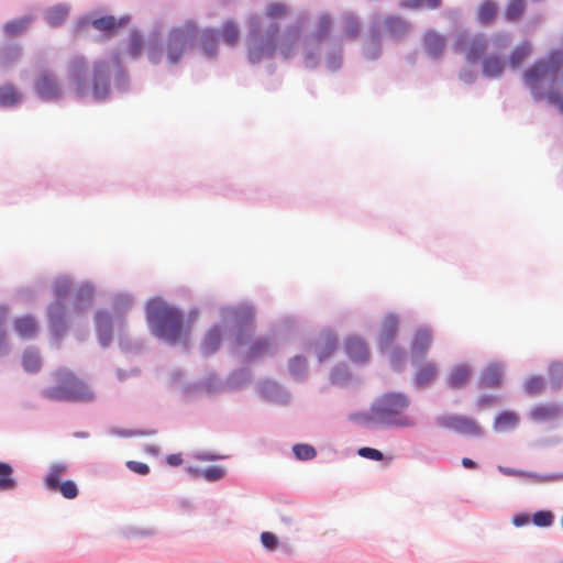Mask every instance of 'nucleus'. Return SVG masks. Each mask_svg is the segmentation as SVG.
Here are the masks:
<instances>
[{
  "label": "nucleus",
  "instance_id": "obj_1",
  "mask_svg": "<svg viewBox=\"0 0 563 563\" xmlns=\"http://www.w3.org/2000/svg\"><path fill=\"white\" fill-rule=\"evenodd\" d=\"M146 319L153 333L168 343L187 339L192 323V320L185 322L178 309L161 299H153L147 303Z\"/></svg>",
  "mask_w": 563,
  "mask_h": 563
},
{
  "label": "nucleus",
  "instance_id": "obj_2",
  "mask_svg": "<svg viewBox=\"0 0 563 563\" xmlns=\"http://www.w3.org/2000/svg\"><path fill=\"white\" fill-rule=\"evenodd\" d=\"M563 64V53L552 52L545 59L537 60L523 74V81L536 100L548 99L556 90L558 73Z\"/></svg>",
  "mask_w": 563,
  "mask_h": 563
},
{
  "label": "nucleus",
  "instance_id": "obj_3",
  "mask_svg": "<svg viewBox=\"0 0 563 563\" xmlns=\"http://www.w3.org/2000/svg\"><path fill=\"white\" fill-rule=\"evenodd\" d=\"M409 405V398L404 394H385L372 405L369 421L386 427H413L415 419L406 413Z\"/></svg>",
  "mask_w": 563,
  "mask_h": 563
},
{
  "label": "nucleus",
  "instance_id": "obj_4",
  "mask_svg": "<svg viewBox=\"0 0 563 563\" xmlns=\"http://www.w3.org/2000/svg\"><path fill=\"white\" fill-rule=\"evenodd\" d=\"M56 384L43 391L52 401L90 402L95 400L91 387L73 372L63 368L55 373Z\"/></svg>",
  "mask_w": 563,
  "mask_h": 563
},
{
  "label": "nucleus",
  "instance_id": "obj_5",
  "mask_svg": "<svg viewBox=\"0 0 563 563\" xmlns=\"http://www.w3.org/2000/svg\"><path fill=\"white\" fill-rule=\"evenodd\" d=\"M251 33L247 41V58L252 64H257L264 58L272 57L277 49L278 26L267 31L264 37H260V21L254 16L250 20Z\"/></svg>",
  "mask_w": 563,
  "mask_h": 563
},
{
  "label": "nucleus",
  "instance_id": "obj_6",
  "mask_svg": "<svg viewBox=\"0 0 563 563\" xmlns=\"http://www.w3.org/2000/svg\"><path fill=\"white\" fill-rule=\"evenodd\" d=\"M197 25L189 21L183 26L175 27L169 32V36L165 46L167 62L170 65L177 64L187 46L197 37Z\"/></svg>",
  "mask_w": 563,
  "mask_h": 563
},
{
  "label": "nucleus",
  "instance_id": "obj_7",
  "mask_svg": "<svg viewBox=\"0 0 563 563\" xmlns=\"http://www.w3.org/2000/svg\"><path fill=\"white\" fill-rule=\"evenodd\" d=\"M86 69L87 64L84 57H75L68 67L71 85L78 97H84L89 89V82L86 78Z\"/></svg>",
  "mask_w": 563,
  "mask_h": 563
},
{
  "label": "nucleus",
  "instance_id": "obj_8",
  "mask_svg": "<svg viewBox=\"0 0 563 563\" xmlns=\"http://www.w3.org/2000/svg\"><path fill=\"white\" fill-rule=\"evenodd\" d=\"M110 88V70L106 62H98L93 66L92 91L97 99L104 98Z\"/></svg>",
  "mask_w": 563,
  "mask_h": 563
},
{
  "label": "nucleus",
  "instance_id": "obj_9",
  "mask_svg": "<svg viewBox=\"0 0 563 563\" xmlns=\"http://www.w3.org/2000/svg\"><path fill=\"white\" fill-rule=\"evenodd\" d=\"M443 423L448 428L465 435L478 437L482 434V429L477 422L466 417H448L443 420Z\"/></svg>",
  "mask_w": 563,
  "mask_h": 563
},
{
  "label": "nucleus",
  "instance_id": "obj_10",
  "mask_svg": "<svg viewBox=\"0 0 563 563\" xmlns=\"http://www.w3.org/2000/svg\"><path fill=\"white\" fill-rule=\"evenodd\" d=\"M35 89L42 98L47 100L57 99L62 93L57 79L48 73L38 76Z\"/></svg>",
  "mask_w": 563,
  "mask_h": 563
},
{
  "label": "nucleus",
  "instance_id": "obj_11",
  "mask_svg": "<svg viewBox=\"0 0 563 563\" xmlns=\"http://www.w3.org/2000/svg\"><path fill=\"white\" fill-rule=\"evenodd\" d=\"M398 331V319L395 314H387L380 324L378 345L380 350L388 349L394 342Z\"/></svg>",
  "mask_w": 563,
  "mask_h": 563
},
{
  "label": "nucleus",
  "instance_id": "obj_12",
  "mask_svg": "<svg viewBox=\"0 0 563 563\" xmlns=\"http://www.w3.org/2000/svg\"><path fill=\"white\" fill-rule=\"evenodd\" d=\"M299 38L300 30L295 26L288 27L280 38L277 37V49L284 58H289L295 54Z\"/></svg>",
  "mask_w": 563,
  "mask_h": 563
},
{
  "label": "nucleus",
  "instance_id": "obj_13",
  "mask_svg": "<svg viewBox=\"0 0 563 563\" xmlns=\"http://www.w3.org/2000/svg\"><path fill=\"white\" fill-rule=\"evenodd\" d=\"M562 409L556 404H540L530 411V418L536 422H549L555 420Z\"/></svg>",
  "mask_w": 563,
  "mask_h": 563
},
{
  "label": "nucleus",
  "instance_id": "obj_14",
  "mask_svg": "<svg viewBox=\"0 0 563 563\" xmlns=\"http://www.w3.org/2000/svg\"><path fill=\"white\" fill-rule=\"evenodd\" d=\"M347 355L355 362H366L369 356V351L366 343L360 338H349L345 343Z\"/></svg>",
  "mask_w": 563,
  "mask_h": 563
},
{
  "label": "nucleus",
  "instance_id": "obj_15",
  "mask_svg": "<svg viewBox=\"0 0 563 563\" xmlns=\"http://www.w3.org/2000/svg\"><path fill=\"white\" fill-rule=\"evenodd\" d=\"M472 376V369L466 364L454 366L448 375L446 382L450 387L459 389L464 387Z\"/></svg>",
  "mask_w": 563,
  "mask_h": 563
},
{
  "label": "nucleus",
  "instance_id": "obj_16",
  "mask_svg": "<svg viewBox=\"0 0 563 563\" xmlns=\"http://www.w3.org/2000/svg\"><path fill=\"white\" fill-rule=\"evenodd\" d=\"M503 380V366L500 364L494 363L488 365L482 376H481V386L483 388H497L500 386Z\"/></svg>",
  "mask_w": 563,
  "mask_h": 563
},
{
  "label": "nucleus",
  "instance_id": "obj_17",
  "mask_svg": "<svg viewBox=\"0 0 563 563\" xmlns=\"http://www.w3.org/2000/svg\"><path fill=\"white\" fill-rule=\"evenodd\" d=\"M432 342V333L429 329H419L411 341V352L413 355L423 356Z\"/></svg>",
  "mask_w": 563,
  "mask_h": 563
},
{
  "label": "nucleus",
  "instance_id": "obj_18",
  "mask_svg": "<svg viewBox=\"0 0 563 563\" xmlns=\"http://www.w3.org/2000/svg\"><path fill=\"white\" fill-rule=\"evenodd\" d=\"M22 100V93L12 84H5L0 87V106L4 108L14 107Z\"/></svg>",
  "mask_w": 563,
  "mask_h": 563
},
{
  "label": "nucleus",
  "instance_id": "obj_19",
  "mask_svg": "<svg viewBox=\"0 0 563 563\" xmlns=\"http://www.w3.org/2000/svg\"><path fill=\"white\" fill-rule=\"evenodd\" d=\"M423 42L426 49L431 57L437 58L441 56L445 47L443 36L433 31H429L426 33Z\"/></svg>",
  "mask_w": 563,
  "mask_h": 563
},
{
  "label": "nucleus",
  "instance_id": "obj_20",
  "mask_svg": "<svg viewBox=\"0 0 563 563\" xmlns=\"http://www.w3.org/2000/svg\"><path fill=\"white\" fill-rule=\"evenodd\" d=\"M384 29L394 38L402 37L408 31V24L399 16H387L384 20Z\"/></svg>",
  "mask_w": 563,
  "mask_h": 563
},
{
  "label": "nucleus",
  "instance_id": "obj_21",
  "mask_svg": "<svg viewBox=\"0 0 563 563\" xmlns=\"http://www.w3.org/2000/svg\"><path fill=\"white\" fill-rule=\"evenodd\" d=\"M97 331L102 345L111 341V318L107 312H98L96 316Z\"/></svg>",
  "mask_w": 563,
  "mask_h": 563
},
{
  "label": "nucleus",
  "instance_id": "obj_22",
  "mask_svg": "<svg viewBox=\"0 0 563 563\" xmlns=\"http://www.w3.org/2000/svg\"><path fill=\"white\" fill-rule=\"evenodd\" d=\"M487 49V40L484 36L472 38L466 46V59L475 63Z\"/></svg>",
  "mask_w": 563,
  "mask_h": 563
},
{
  "label": "nucleus",
  "instance_id": "obj_23",
  "mask_svg": "<svg viewBox=\"0 0 563 563\" xmlns=\"http://www.w3.org/2000/svg\"><path fill=\"white\" fill-rule=\"evenodd\" d=\"M14 328L19 335L24 339L34 336L38 330L36 321L30 316L18 318Z\"/></svg>",
  "mask_w": 563,
  "mask_h": 563
},
{
  "label": "nucleus",
  "instance_id": "obj_24",
  "mask_svg": "<svg viewBox=\"0 0 563 563\" xmlns=\"http://www.w3.org/2000/svg\"><path fill=\"white\" fill-rule=\"evenodd\" d=\"M438 375V367L434 363L422 365L416 373L415 379L420 387L428 386Z\"/></svg>",
  "mask_w": 563,
  "mask_h": 563
},
{
  "label": "nucleus",
  "instance_id": "obj_25",
  "mask_svg": "<svg viewBox=\"0 0 563 563\" xmlns=\"http://www.w3.org/2000/svg\"><path fill=\"white\" fill-rule=\"evenodd\" d=\"M221 338V331L218 327L210 329L203 338L201 351L207 355L213 353L219 347Z\"/></svg>",
  "mask_w": 563,
  "mask_h": 563
},
{
  "label": "nucleus",
  "instance_id": "obj_26",
  "mask_svg": "<svg viewBox=\"0 0 563 563\" xmlns=\"http://www.w3.org/2000/svg\"><path fill=\"white\" fill-rule=\"evenodd\" d=\"M498 13V5L493 0H485L482 2L477 10L478 21L483 24H488L494 21Z\"/></svg>",
  "mask_w": 563,
  "mask_h": 563
},
{
  "label": "nucleus",
  "instance_id": "obj_27",
  "mask_svg": "<svg viewBox=\"0 0 563 563\" xmlns=\"http://www.w3.org/2000/svg\"><path fill=\"white\" fill-rule=\"evenodd\" d=\"M18 486L10 464L0 462V492L13 490Z\"/></svg>",
  "mask_w": 563,
  "mask_h": 563
},
{
  "label": "nucleus",
  "instance_id": "obj_28",
  "mask_svg": "<svg viewBox=\"0 0 563 563\" xmlns=\"http://www.w3.org/2000/svg\"><path fill=\"white\" fill-rule=\"evenodd\" d=\"M505 63L498 56H488L483 60V73L486 77L494 78L501 75Z\"/></svg>",
  "mask_w": 563,
  "mask_h": 563
},
{
  "label": "nucleus",
  "instance_id": "obj_29",
  "mask_svg": "<svg viewBox=\"0 0 563 563\" xmlns=\"http://www.w3.org/2000/svg\"><path fill=\"white\" fill-rule=\"evenodd\" d=\"M498 470L504 475L525 477V478H528V479H530V481H532L534 483H544V482H548V481H550L552 478L549 475H541V474H537V473H530V472H526V471H521V470H515V468H509V467H504V466H498Z\"/></svg>",
  "mask_w": 563,
  "mask_h": 563
},
{
  "label": "nucleus",
  "instance_id": "obj_30",
  "mask_svg": "<svg viewBox=\"0 0 563 563\" xmlns=\"http://www.w3.org/2000/svg\"><path fill=\"white\" fill-rule=\"evenodd\" d=\"M91 25L96 30L106 32L108 36H110L118 31L122 23L118 22L113 16H102L93 20Z\"/></svg>",
  "mask_w": 563,
  "mask_h": 563
},
{
  "label": "nucleus",
  "instance_id": "obj_31",
  "mask_svg": "<svg viewBox=\"0 0 563 563\" xmlns=\"http://www.w3.org/2000/svg\"><path fill=\"white\" fill-rule=\"evenodd\" d=\"M67 466L63 464H55L51 467L45 484L51 490H57L58 485L60 484V478L66 473Z\"/></svg>",
  "mask_w": 563,
  "mask_h": 563
},
{
  "label": "nucleus",
  "instance_id": "obj_32",
  "mask_svg": "<svg viewBox=\"0 0 563 563\" xmlns=\"http://www.w3.org/2000/svg\"><path fill=\"white\" fill-rule=\"evenodd\" d=\"M519 422V418L514 412H504L495 420V429L497 431H507L514 429Z\"/></svg>",
  "mask_w": 563,
  "mask_h": 563
},
{
  "label": "nucleus",
  "instance_id": "obj_33",
  "mask_svg": "<svg viewBox=\"0 0 563 563\" xmlns=\"http://www.w3.org/2000/svg\"><path fill=\"white\" fill-rule=\"evenodd\" d=\"M200 45L207 55L212 56L217 49V32L205 30L200 34Z\"/></svg>",
  "mask_w": 563,
  "mask_h": 563
},
{
  "label": "nucleus",
  "instance_id": "obj_34",
  "mask_svg": "<svg viewBox=\"0 0 563 563\" xmlns=\"http://www.w3.org/2000/svg\"><path fill=\"white\" fill-rule=\"evenodd\" d=\"M531 54V45L522 43L517 46L510 56V64L512 67H519Z\"/></svg>",
  "mask_w": 563,
  "mask_h": 563
},
{
  "label": "nucleus",
  "instance_id": "obj_35",
  "mask_svg": "<svg viewBox=\"0 0 563 563\" xmlns=\"http://www.w3.org/2000/svg\"><path fill=\"white\" fill-rule=\"evenodd\" d=\"M342 20L345 35L349 38H355L360 33V23L356 16L352 13H345Z\"/></svg>",
  "mask_w": 563,
  "mask_h": 563
},
{
  "label": "nucleus",
  "instance_id": "obj_36",
  "mask_svg": "<svg viewBox=\"0 0 563 563\" xmlns=\"http://www.w3.org/2000/svg\"><path fill=\"white\" fill-rule=\"evenodd\" d=\"M22 364L25 371L37 372L42 365V361L37 352L27 350L23 354Z\"/></svg>",
  "mask_w": 563,
  "mask_h": 563
},
{
  "label": "nucleus",
  "instance_id": "obj_37",
  "mask_svg": "<svg viewBox=\"0 0 563 563\" xmlns=\"http://www.w3.org/2000/svg\"><path fill=\"white\" fill-rule=\"evenodd\" d=\"M525 10V0H510L506 9V19L508 21H517L521 18Z\"/></svg>",
  "mask_w": 563,
  "mask_h": 563
},
{
  "label": "nucleus",
  "instance_id": "obj_38",
  "mask_svg": "<svg viewBox=\"0 0 563 563\" xmlns=\"http://www.w3.org/2000/svg\"><path fill=\"white\" fill-rule=\"evenodd\" d=\"M67 15H68L67 8L58 5V7L52 8L47 12L46 20H47L49 25L58 26L62 23H64V21L66 20Z\"/></svg>",
  "mask_w": 563,
  "mask_h": 563
},
{
  "label": "nucleus",
  "instance_id": "obj_39",
  "mask_svg": "<svg viewBox=\"0 0 563 563\" xmlns=\"http://www.w3.org/2000/svg\"><path fill=\"white\" fill-rule=\"evenodd\" d=\"M221 34L224 42L229 45L236 44L240 38V31L238 26L231 21H228L223 24Z\"/></svg>",
  "mask_w": 563,
  "mask_h": 563
},
{
  "label": "nucleus",
  "instance_id": "obj_40",
  "mask_svg": "<svg viewBox=\"0 0 563 563\" xmlns=\"http://www.w3.org/2000/svg\"><path fill=\"white\" fill-rule=\"evenodd\" d=\"M287 13L288 8L283 2H272L266 7V16L272 20L283 19Z\"/></svg>",
  "mask_w": 563,
  "mask_h": 563
},
{
  "label": "nucleus",
  "instance_id": "obj_41",
  "mask_svg": "<svg viewBox=\"0 0 563 563\" xmlns=\"http://www.w3.org/2000/svg\"><path fill=\"white\" fill-rule=\"evenodd\" d=\"M545 386V382L541 376H532L527 379L525 388L531 396L540 395Z\"/></svg>",
  "mask_w": 563,
  "mask_h": 563
},
{
  "label": "nucleus",
  "instance_id": "obj_42",
  "mask_svg": "<svg viewBox=\"0 0 563 563\" xmlns=\"http://www.w3.org/2000/svg\"><path fill=\"white\" fill-rule=\"evenodd\" d=\"M531 521L537 527L547 528L552 526L554 521V515L549 510H540L533 515Z\"/></svg>",
  "mask_w": 563,
  "mask_h": 563
},
{
  "label": "nucleus",
  "instance_id": "obj_43",
  "mask_svg": "<svg viewBox=\"0 0 563 563\" xmlns=\"http://www.w3.org/2000/svg\"><path fill=\"white\" fill-rule=\"evenodd\" d=\"M29 25V19H20L10 21L4 25V31L9 35H18L24 30H26Z\"/></svg>",
  "mask_w": 563,
  "mask_h": 563
},
{
  "label": "nucleus",
  "instance_id": "obj_44",
  "mask_svg": "<svg viewBox=\"0 0 563 563\" xmlns=\"http://www.w3.org/2000/svg\"><path fill=\"white\" fill-rule=\"evenodd\" d=\"M143 40L137 32H133L129 38V53L132 57H139L142 53Z\"/></svg>",
  "mask_w": 563,
  "mask_h": 563
},
{
  "label": "nucleus",
  "instance_id": "obj_45",
  "mask_svg": "<svg viewBox=\"0 0 563 563\" xmlns=\"http://www.w3.org/2000/svg\"><path fill=\"white\" fill-rule=\"evenodd\" d=\"M292 451L299 460H311L317 454L314 448L308 444H297Z\"/></svg>",
  "mask_w": 563,
  "mask_h": 563
},
{
  "label": "nucleus",
  "instance_id": "obj_46",
  "mask_svg": "<svg viewBox=\"0 0 563 563\" xmlns=\"http://www.w3.org/2000/svg\"><path fill=\"white\" fill-rule=\"evenodd\" d=\"M336 347V340L333 336H328L322 346L318 350V357L320 361H323L328 356H330Z\"/></svg>",
  "mask_w": 563,
  "mask_h": 563
},
{
  "label": "nucleus",
  "instance_id": "obj_47",
  "mask_svg": "<svg viewBox=\"0 0 563 563\" xmlns=\"http://www.w3.org/2000/svg\"><path fill=\"white\" fill-rule=\"evenodd\" d=\"M57 490L67 499H73L78 495V488L73 481L60 483Z\"/></svg>",
  "mask_w": 563,
  "mask_h": 563
},
{
  "label": "nucleus",
  "instance_id": "obj_48",
  "mask_svg": "<svg viewBox=\"0 0 563 563\" xmlns=\"http://www.w3.org/2000/svg\"><path fill=\"white\" fill-rule=\"evenodd\" d=\"M307 369L306 360L301 356H295L289 362V371L294 376L302 375Z\"/></svg>",
  "mask_w": 563,
  "mask_h": 563
},
{
  "label": "nucleus",
  "instance_id": "obj_49",
  "mask_svg": "<svg viewBox=\"0 0 563 563\" xmlns=\"http://www.w3.org/2000/svg\"><path fill=\"white\" fill-rule=\"evenodd\" d=\"M332 25L331 18L329 15H321L317 21L316 34L319 37H323L328 34Z\"/></svg>",
  "mask_w": 563,
  "mask_h": 563
},
{
  "label": "nucleus",
  "instance_id": "obj_50",
  "mask_svg": "<svg viewBox=\"0 0 563 563\" xmlns=\"http://www.w3.org/2000/svg\"><path fill=\"white\" fill-rule=\"evenodd\" d=\"M201 475L208 481H218L224 476V470L220 466H209L202 470Z\"/></svg>",
  "mask_w": 563,
  "mask_h": 563
},
{
  "label": "nucleus",
  "instance_id": "obj_51",
  "mask_svg": "<svg viewBox=\"0 0 563 563\" xmlns=\"http://www.w3.org/2000/svg\"><path fill=\"white\" fill-rule=\"evenodd\" d=\"M262 544L268 550H275L278 544L276 536L272 532L265 531L261 534Z\"/></svg>",
  "mask_w": 563,
  "mask_h": 563
},
{
  "label": "nucleus",
  "instance_id": "obj_52",
  "mask_svg": "<svg viewBox=\"0 0 563 563\" xmlns=\"http://www.w3.org/2000/svg\"><path fill=\"white\" fill-rule=\"evenodd\" d=\"M357 453L362 457L374 460V461H380L384 457L383 453L380 451L373 449V448H361Z\"/></svg>",
  "mask_w": 563,
  "mask_h": 563
},
{
  "label": "nucleus",
  "instance_id": "obj_53",
  "mask_svg": "<svg viewBox=\"0 0 563 563\" xmlns=\"http://www.w3.org/2000/svg\"><path fill=\"white\" fill-rule=\"evenodd\" d=\"M271 347V342L268 339H261L254 343L251 349V355L256 356L264 352H267Z\"/></svg>",
  "mask_w": 563,
  "mask_h": 563
},
{
  "label": "nucleus",
  "instance_id": "obj_54",
  "mask_svg": "<svg viewBox=\"0 0 563 563\" xmlns=\"http://www.w3.org/2000/svg\"><path fill=\"white\" fill-rule=\"evenodd\" d=\"M126 466L130 471L140 474V475H146L150 473V467L147 464L136 461H128Z\"/></svg>",
  "mask_w": 563,
  "mask_h": 563
},
{
  "label": "nucleus",
  "instance_id": "obj_55",
  "mask_svg": "<svg viewBox=\"0 0 563 563\" xmlns=\"http://www.w3.org/2000/svg\"><path fill=\"white\" fill-rule=\"evenodd\" d=\"M65 314V308L62 302L56 301L48 308V316L52 321H55Z\"/></svg>",
  "mask_w": 563,
  "mask_h": 563
},
{
  "label": "nucleus",
  "instance_id": "obj_56",
  "mask_svg": "<svg viewBox=\"0 0 563 563\" xmlns=\"http://www.w3.org/2000/svg\"><path fill=\"white\" fill-rule=\"evenodd\" d=\"M147 56L151 63L158 64L162 59V52L157 45L150 44Z\"/></svg>",
  "mask_w": 563,
  "mask_h": 563
},
{
  "label": "nucleus",
  "instance_id": "obj_57",
  "mask_svg": "<svg viewBox=\"0 0 563 563\" xmlns=\"http://www.w3.org/2000/svg\"><path fill=\"white\" fill-rule=\"evenodd\" d=\"M69 290V284L67 280H60L55 285V295L58 300H62L66 297Z\"/></svg>",
  "mask_w": 563,
  "mask_h": 563
},
{
  "label": "nucleus",
  "instance_id": "obj_58",
  "mask_svg": "<svg viewBox=\"0 0 563 563\" xmlns=\"http://www.w3.org/2000/svg\"><path fill=\"white\" fill-rule=\"evenodd\" d=\"M547 100L552 104H555L559 110L563 112V95H561L558 89L552 91Z\"/></svg>",
  "mask_w": 563,
  "mask_h": 563
},
{
  "label": "nucleus",
  "instance_id": "obj_59",
  "mask_svg": "<svg viewBox=\"0 0 563 563\" xmlns=\"http://www.w3.org/2000/svg\"><path fill=\"white\" fill-rule=\"evenodd\" d=\"M549 373L551 376L556 378V383L559 384L561 378L563 377V364L553 363L550 365Z\"/></svg>",
  "mask_w": 563,
  "mask_h": 563
},
{
  "label": "nucleus",
  "instance_id": "obj_60",
  "mask_svg": "<svg viewBox=\"0 0 563 563\" xmlns=\"http://www.w3.org/2000/svg\"><path fill=\"white\" fill-rule=\"evenodd\" d=\"M530 521H531V518L529 517V515H526V514H519L512 518V523L516 527H522V526L529 523Z\"/></svg>",
  "mask_w": 563,
  "mask_h": 563
},
{
  "label": "nucleus",
  "instance_id": "obj_61",
  "mask_svg": "<svg viewBox=\"0 0 563 563\" xmlns=\"http://www.w3.org/2000/svg\"><path fill=\"white\" fill-rule=\"evenodd\" d=\"M402 7L417 9L420 7H424V0H404L401 2Z\"/></svg>",
  "mask_w": 563,
  "mask_h": 563
},
{
  "label": "nucleus",
  "instance_id": "obj_62",
  "mask_svg": "<svg viewBox=\"0 0 563 563\" xmlns=\"http://www.w3.org/2000/svg\"><path fill=\"white\" fill-rule=\"evenodd\" d=\"M167 463L172 466H178L183 463L181 454H170L167 456Z\"/></svg>",
  "mask_w": 563,
  "mask_h": 563
},
{
  "label": "nucleus",
  "instance_id": "obj_63",
  "mask_svg": "<svg viewBox=\"0 0 563 563\" xmlns=\"http://www.w3.org/2000/svg\"><path fill=\"white\" fill-rule=\"evenodd\" d=\"M462 465L466 468H475L476 467V463L468 457L462 459Z\"/></svg>",
  "mask_w": 563,
  "mask_h": 563
},
{
  "label": "nucleus",
  "instance_id": "obj_64",
  "mask_svg": "<svg viewBox=\"0 0 563 563\" xmlns=\"http://www.w3.org/2000/svg\"><path fill=\"white\" fill-rule=\"evenodd\" d=\"M404 355H405V352H404V351H401V350H399V349H395V350L393 351V355H391V357H393V361H394V362H397V361H399Z\"/></svg>",
  "mask_w": 563,
  "mask_h": 563
}]
</instances>
